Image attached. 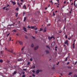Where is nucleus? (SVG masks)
<instances>
[{
    "label": "nucleus",
    "instance_id": "28",
    "mask_svg": "<svg viewBox=\"0 0 77 77\" xmlns=\"http://www.w3.org/2000/svg\"><path fill=\"white\" fill-rule=\"evenodd\" d=\"M20 7V8H21V5H20V4L18 5Z\"/></svg>",
    "mask_w": 77,
    "mask_h": 77
},
{
    "label": "nucleus",
    "instance_id": "20",
    "mask_svg": "<svg viewBox=\"0 0 77 77\" xmlns=\"http://www.w3.org/2000/svg\"><path fill=\"white\" fill-rule=\"evenodd\" d=\"M31 47H34V45H33V44H32V45H31Z\"/></svg>",
    "mask_w": 77,
    "mask_h": 77
},
{
    "label": "nucleus",
    "instance_id": "1",
    "mask_svg": "<svg viewBox=\"0 0 77 77\" xmlns=\"http://www.w3.org/2000/svg\"><path fill=\"white\" fill-rule=\"evenodd\" d=\"M5 50H6V51H9V52H11V53H12V52H13V50H11V51L9 50H8V49H7V48H5Z\"/></svg>",
    "mask_w": 77,
    "mask_h": 77
},
{
    "label": "nucleus",
    "instance_id": "43",
    "mask_svg": "<svg viewBox=\"0 0 77 77\" xmlns=\"http://www.w3.org/2000/svg\"><path fill=\"white\" fill-rule=\"evenodd\" d=\"M30 61H32V58H31L30 59Z\"/></svg>",
    "mask_w": 77,
    "mask_h": 77
},
{
    "label": "nucleus",
    "instance_id": "52",
    "mask_svg": "<svg viewBox=\"0 0 77 77\" xmlns=\"http://www.w3.org/2000/svg\"><path fill=\"white\" fill-rule=\"evenodd\" d=\"M45 10H47V7H46L45 8Z\"/></svg>",
    "mask_w": 77,
    "mask_h": 77
},
{
    "label": "nucleus",
    "instance_id": "44",
    "mask_svg": "<svg viewBox=\"0 0 77 77\" xmlns=\"http://www.w3.org/2000/svg\"><path fill=\"white\" fill-rule=\"evenodd\" d=\"M37 29H38V28H35L34 29V30H37Z\"/></svg>",
    "mask_w": 77,
    "mask_h": 77
},
{
    "label": "nucleus",
    "instance_id": "16",
    "mask_svg": "<svg viewBox=\"0 0 77 77\" xmlns=\"http://www.w3.org/2000/svg\"><path fill=\"white\" fill-rule=\"evenodd\" d=\"M31 28L32 29H35V26H31Z\"/></svg>",
    "mask_w": 77,
    "mask_h": 77
},
{
    "label": "nucleus",
    "instance_id": "9",
    "mask_svg": "<svg viewBox=\"0 0 77 77\" xmlns=\"http://www.w3.org/2000/svg\"><path fill=\"white\" fill-rule=\"evenodd\" d=\"M38 47H39V46H37L36 47H35L34 49L35 50H36L38 48Z\"/></svg>",
    "mask_w": 77,
    "mask_h": 77
},
{
    "label": "nucleus",
    "instance_id": "60",
    "mask_svg": "<svg viewBox=\"0 0 77 77\" xmlns=\"http://www.w3.org/2000/svg\"><path fill=\"white\" fill-rule=\"evenodd\" d=\"M13 53L14 55H15V54H15V53Z\"/></svg>",
    "mask_w": 77,
    "mask_h": 77
},
{
    "label": "nucleus",
    "instance_id": "42",
    "mask_svg": "<svg viewBox=\"0 0 77 77\" xmlns=\"http://www.w3.org/2000/svg\"><path fill=\"white\" fill-rule=\"evenodd\" d=\"M64 4H66V1H64Z\"/></svg>",
    "mask_w": 77,
    "mask_h": 77
},
{
    "label": "nucleus",
    "instance_id": "56",
    "mask_svg": "<svg viewBox=\"0 0 77 77\" xmlns=\"http://www.w3.org/2000/svg\"><path fill=\"white\" fill-rule=\"evenodd\" d=\"M75 48V46H73V48Z\"/></svg>",
    "mask_w": 77,
    "mask_h": 77
},
{
    "label": "nucleus",
    "instance_id": "36",
    "mask_svg": "<svg viewBox=\"0 0 77 77\" xmlns=\"http://www.w3.org/2000/svg\"><path fill=\"white\" fill-rule=\"evenodd\" d=\"M32 76H33V77H35V75H34V74H33L32 75Z\"/></svg>",
    "mask_w": 77,
    "mask_h": 77
},
{
    "label": "nucleus",
    "instance_id": "6",
    "mask_svg": "<svg viewBox=\"0 0 77 77\" xmlns=\"http://www.w3.org/2000/svg\"><path fill=\"white\" fill-rule=\"evenodd\" d=\"M26 5H24L23 6V8L24 9H26Z\"/></svg>",
    "mask_w": 77,
    "mask_h": 77
},
{
    "label": "nucleus",
    "instance_id": "47",
    "mask_svg": "<svg viewBox=\"0 0 77 77\" xmlns=\"http://www.w3.org/2000/svg\"><path fill=\"white\" fill-rule=\"evenodd\" d=\"M23 70H25V71H26L27 70L26 69H23Z\"/></svg>",
    "mask_w": 77,
    "mask_h": 77
},
{
    "label": "nucleus",
    "instance_id": "54",
    "mask_svg": "<svg viewBox=\"0 0 77 77\" xmlns=\"http://www.w3.org/2000/svg\"><path fill=\"white\" fill-rule=\"evenodd\" d=\"M1 53L2 54H3V52H2V51H1Z\"/></svg>",
    "mask_w": 77,
    "mask_h": 77
},
{
    "label": "nucleus",
    "instance_id": "27",
    "mask_svg": "<svg viewBox=\"0 0 77 77\" xmlns=\"http://www.w3.org/2000/svg\"><path fill=\"white\" fill-rule=\"evenodd\" d=\"M12 32H16L17 31L16 30H12Z\"/></svg>",
    "mask_w": 77,
    "mask_h": 77
},
{
    "label": "nucleus",
    "instance_id": "11",
    "mask_svg": "<svg viewBox=\"0 0 77 77\" xmlns=\"http://www.w3.org/2000/svg\"><path fill=\"white\" fill-rule=\"evenodd\" d=\"M18 61L19 62H21V61H22V60H23L22 59H18Z\"/></svg>",
    "mask_w": 77,
    "mask_h": 77
},
{
    "label": "nucleus",
    "instance_id": "7",
    "mask_svg": "<svg viewBox=\"0 0 77 77\" xmlns=\"http://www.w3.org/2000/svg\"><path fill=\"white\" fill-rule=\"evenodd\" d=\"M75 1H74V5L75 7V8H77V4H76L75 5Z\"/></svg>",
    "mask_w": 77,
    "mask_h": 77
},
{
    "label": "nucleus",
    "instance_id": "31",
    "mask_svg": "<svg viewBox=\"0 0 77 77\" xmlns=\"http://www.w3.org/2000/svg\"><path fill=\"white\" fill-rule=\"evenodd\" d=\"M50 25H51V24H48L47 25V26H50Z\"/></svg>",
    "mask_w": 77,
    "mask_h": 77
},
{
    "label": "nucleus",
    "instance_id": "61",
    "mask_svg": "<svg viewBox=\"0 0 77 77\" xmlns=\"http://www.w3.org/2000/svg\"><path fill=\"white\" fill-rule=\"evenodd\" d=\"M21 2H23V0H20Z\"/></svg>",
    "mask_w": 77,
    "mask_h": 77
},
{
    "label": "nucleus",
    "instance_id": "26",
    "mask_svg": "<svg viewBox=\"0 0 77 77\" xmlns=\"http://www.w3.org/2000/svg\"><path fill=\"white\" fill-rule=\"evenodd\" d=\"M42 30H43V29H42V28H41L40 31H42Z\"/></svg>",
    "mask_w": 77,
    "mask_h": 77
},
{
    "label": "nucleus",
    "instance_id": "53",
    "mask_svg": "<svg viewBox=\"0 0 77 77\" xmlns=\"http://www.w3.org/2000/svg\"><path fill=\"white\" fill-rule=\"evenodd\" d=\"M25 74V72H23V74Z\"/></svg>",
    "mask_w": 77,
    "mask_h": 77
},
{
    "label": "nucleus",
    "instance_id": "25",
    "mask_svg": "<svg viewBox=\"0 0 77 77\" xmlns=\"http://www.w3.org/2000/svg\"><path fill=\"white\" fill-rule=\"evenodd\" d=\"M73 77H77V75H74Z\"/></svg>",
    "mask_w": 77,
    "mask_h": 77
},
{
    "label": "nucleus",
    "instance_id": "12",
    "mask_svg": "<svg viewBox=\"0 0 77 77\" xmlns=\"http://www.w3.org/2000/svg\"><path fill=\"white\" fill-rule=\"evenodd\" d=\"M7 63H8V64H9L10 63V61H9V60H7Z\"/></svg>",
    "mask_w": 77,
    "mask_h": 77
},
{
    "label": "nucleus",
    "instance_id": "22",
    "mask_svg": "<svg viewBox=\"0 0 77 77\" xmlns=\"http://www.w3.org/2000/svg\"><path fill=\"white\" fill-rule=\"evenodd\" d=\"M16 14L17 15L16 16L17 17V16H18V12L16 13Z\"/></svg>",
    "mask_w": 77,
    "mask_h": 77
},
{
    "label": "nucleus",
    "instance_id": "5",
    "mask_svg": "<svg viewBox=\"0 0 77 77\" xmlns=\"http://www.w3.org/2000/svg\"><path fill=\"white\" fill-rule=\"evenodd\" d=\"M18 42L20 45H23V42H22L18 41Z\"/></svg>",
    "mask_w": 77,
    "mask_h": 77
},
{
    "label": "nucleus",
    "instance_id": "3",
    "mask_svg": "<svg viewBox=\"0 0 77 77\" xmlns=\"http://www.w3.org/2000/svg\"><path fill=\"white\" fill-rule=\"evenodd\" d=\"M39 72H40V70L38 69L35 71V73L36 74H38L39 73Z\"/></svg>",
    "mask_w": 77,
    "mask_h": 77
},
{
    "label": "nucleus",
    "instance_id": "29",
    "mask_svg": "<svg viewBox=\"0 0 77 77\" xmlns=\"http://www.w3.org/2000/svg\"><path fill=\"white\" fill-rule=\"evenodd\" d=\"M32 68L33 69V68H35V66H32Z\"/></svg>",
    "mask_w": 77,
    "mask_h": 77
},
{
    "label": "nucleus",
    "instance_id": "32",
    "mask_svg": "<svg viewBox=\"0 0 77 77\" xmlns=\"http://www.w3.org/2000/svg\"><path fill=\"white\" fill-rule=\"evenodd\" d=\"M25 14H26V13L23 12V16H24V15H25Z\"/></svg>",
    "mask_w": 77,
    "mask_h": 77
},
{
    "label": "nucleus",
    "instance_id": "2",
    "mask_svg": "<svg viewBox=\"0 0 77 77\" xmlns=\"http://www.w3.org/2000/svg\"><path fill=\"white\" fill-rule=\"evenodd\" d=\"M23 29L25 32H27V29L26 28H25V26H23Z\"/></svg>",
    "mask_w": 77,
    "mask_h": 77
},
{
    "label": "nucleus",
    "instance_id": "21",
    "mask_svg": "<svg viewBox=\"0 0 77 77\" xmlns=\"http://www.w3.org/2000/svg\"><path fill=\"white\" fill-rule=\"evenodd\" d=\"M9 35H10V33H9L7 35V37H8V36H9Z\"/></svg>",
    "mask_w": 77,
    "mask_h": 77
},
{
    "label": "nucleus",
    "instance_id": "33",
    "mask_svg": "<svg viewBox=\"0 0 77 77\" xmlns=\"http://www.w3.org/2000/svg\"><path fill=\"white\" fill-rule=\"evenodd\" d=\"M53 15L54 16H55V14H54V12H53Z\"/></svg>",
    "mask_w": 77,
    "mask_h": 77
},
{
    "label": "nucleus",
    "instance_id": "63",
    "mask_svg": "<svg viewBox=\"0 0 77 77\" xmlns=\"http://www.w3.org/2000/svg\"><path fill=\"white\" fill-rule=\"evenodd\" d=\"M9 5H8L7 6V7H9Z\"/></svg>",
    "mask_w": 77,
    "mask_h": 77
},
{
    "label": "nucleus",
    "instance_id": "38",
    "mask_svg": "<svg viewBox=\"0 0 77 77\" xmlns=\"http://www.w3.org/2000/svg\"><path fill=\"white\" fill-rule=\"evenodd\" d=\"M16 10L17 11H18V8H17L16 9Z\"/></svg>",
    "mask_w": 77,
    "mask_h": 77
},
{
    "label": "nucleus",
    "instance_id": "23",
    "mask_svg": "<svg viewBox=\"0 0 77 77\" xmlns=\"http://www.w3.org/2000/svg\"><path fill=\"white\" fill-rule=\"evenodd\" d=\"M0 62H1V63H2V62H3V60H0Z\"/></svg>",
    "mask_w": 77,
    "mask_h": 77
},
{
    "label": "nucleus",
    "instance_id": "50",
    "mask_svg": "<svg viewBox=\"0 0 77 77\" xmlns=\"http://www.w3.org/2000/svg\"><path fill=\"white\" fill-rule=\"evenodd\" d=\"M65 61H67V58H66V59L65 60Z\"/></svg>",
    "mask_w": 77,
    "mask_h": 77
},
{
    "label": "nucleus",
    "instance_id": "4",
    "mask_svg": "<svg viewBox=\"0 0 77 77\" xmlns=\"http://www.w3.org/2000/svg\"><path fill=\"white\" fill-rule=\"evenodd\" d=\"M48 38L50 40H51L52 38H53V36H52L51 37H50V36H49L48 37Z\"/></svg>",
    "mask_w": 77,
    "mask_h": 77
},
{
    "label": "nucleus",
    "instance_id": "58",
    "mask_svg": "<svg viewBox=\"0 0 77 77\" xmlns=\"http://www.w3.org/2000/svg\"><path fill=\"white\" fill-rule=\"evenodd\" d=\"M27 64L28 65H29V64H30V62H29Z\"/></svg>",
    "mask_w": 77,
    "mask_h": 77
},
{
    "label": "nucleus",
    "instance_id": "57",
    "mask_svg": "<svg viewBox=\"0 0 77 77\" xmlns=\"http://www.w3.org/2000/svg\"><path fill=\"white\" fill-rule=\"evenodd\" d=\"M44 32H47V31L46 30H45V29H44Z\"/></svg>",
    "mask_w": 77,
    "mask_h": 77
},
{
    "label": "nucleus",
    "instance_id": "55",
    "mask_svg": "<svg viewBox=\"0 0 77 77\" xmlns=\"http://www.w3.org/2000/svg\"><path fill=\"white\" fill-rule=\"evenodd\" d=\"M23 49H24V48H23L21 49L22 51H23Z\"/></svg>",
    "mask_w": 77,
    "mask_h": 77
},
{
    "label": "nucleus",
    "instance_id": "45",
    "mask_svg": "<svg viewBox=\"0 0 77 77\" xmlns=\"http://www.w3.org/2000/svg\"><path fill=\"white\" fill-rule=\"evenodd\" d=\"M74 45H75V43H74L73 44L72 46H75Z\"/></svg>",
    "mask_w": 77,
    "mask_h": 77
},
{
    "label": "nucleus",
    "instance_id": "49",
    "mask_svg": "<svg viewBox=\"0 0 77 77\" xmlns=\"http://www.w3.org/2000/svg\"><path fill=\"white\" fill-rule=\"evenodd\" d=\"M50 2H51L52 3H53V0H52L51 1H50Z\"/></svg>",
    "mask_w": 77,
    "mask_h": 77
},
{
    "label": "nucleus",
    "instance_id": "48",
    "mask_svg": "<svg viewBox=\"0 0 77 77\" xmlns=\"http://www.w3.org/2000/svg\"><path fill=\"white\" fill-rule=\"evenodd\" d=\"M27 28H29V29H30L31 28V27L28 26L27 27Z\"/></svg>",
    "mask_w": 77,
    "mask_h": 77
},
{
    "label": "nucleus",
    "instance_id": "34",
    "mask_svg": "<svg viewBox=\"0 0 77 77\" xmlns=\"http://www.w3.org/2000/svg\"><path fill=\"white\" fill-rule=\"evenodd\" d=\"M25 38H27V36L26 35L25 36Z\"/></svg>",
    "mask_w": 77,
    "mask_h": 77
},
{
    "label": "nucleus",
    "instance_id": "24",
    "mask_svg": "<svg viewBox=\"0 0 77 77\" xmlns=\"http://www.w3.org/2000/svg\"><path fill=\"white\" fill-rule=\"evenodd\" d=\"M65 38H68V36H67V35H66L65 36Z\"/></svg>",
    "mask_w": 77,
    "mask_h": 77
},
{
    "label": "nucleus",
    "instance_id": "15",
    "mask_svg": "<svg viewBox=\"0 0 77 77\" xmlns=\"http://www.w3.org/2000/svg\"><path fill=\"white\" fill-rule=\"evenodd\" d=\"M46 47H47V48H49V49H50V46H48V45H46Z\"/></svg>",
    "mask_w": 77,
    "mask_h": 77
},
{
    "label": "nucleus",
    "instance_id": "41",
    "mask_svg": "<svg viewBox=\"0 0 77 77\" xmlns=\"http://www.w3.org/2000/svg\"><path fill=\"white\" fill-rule=\"evenodd\" d=\"M70 39H71V37H70V38H68V39H69V40Z\"/></svg>",
    "mask_w": 77,
    "mask_h": 77
},
{
    "label": "nucleus",
    "instance_id": "40",
    "mask_svg": "<svg viewBox=\"0 0 77 77\" xmlns=\"http://www.w3.org/2000/svg\"><path fill=\"white\" fill-rule=\"evenodd\" d=\"M6 8V7H3V9H5Z\"/></svg>",
    "mask_w": 77,
    "mask_h": 77
},
{
    "label": "nucleus",
    "instance_id": "13",
    "mask_svg": "<svg viewBox=\"0 0 77 77\" xmlns=\"http://www.w3.org/2000/svg\"><path fill=\"white\" fill-rule=\"evenodd\" d=\"M11 39H12V38L10 37L8 38V41H11Z\"/></svg>",
    "mask_w": 77,
    "mask_h": 77
},
{
    "label": "nucleus",
    "instance_id": "19",
    "mask_svg": "<svg viewBox=\"0 0 77 77\" xmlns=\"http://www.w3.org/2000/svg\"><path fill=\"white\" fill-rule=\"evenodd\" d=\"M72 74V72H70L69 73L68 75H71Z\"/></svg>",
    "mask_w": 77,
    "mask_h": 77
},
{
    "label": "nucleus",
    "instance_id": "37",
    "mask_svg": "<svg viewBox=\"0 0 77 77\" xmlns=\"http://www.w3.org/2000/svg\"><path fill=\"white\" fill-rule=\"evenodd\" d=\"M59 64V62H58V63H57V65H58Z\"/></svg>",
    "mask_w": 77,
    "mask_h": 77
},
{
    "label": "nucleus",
    "instance_id": "39",
    "mask_svg": "<svg viewBox=\"0 0 77 77\" xmlns=\"http://www.w3.org/2000/svg\"><path fill=\"white\" fill-rule=\"evenodd\" d=\"M55 69L54 67H53L52 68V69Z\"/></svg>",
    "mask_w": 77,
    "mask_h": 77
},
{
    "label": "nucleus",
    "instance_id": "64",
    "mask_svg": "<svg viewBox=\"0 0 77 77\" xmlns=\"http://www.w3.org/2000/svg\"><path fill=\"white\" fill-rule=\"evenodd\" d=\"M55 12H56V13H57V11H55Z\"/></svg>",
    "mask_w": 77,
    "mask_h": 77
},
{
    "label": "nucleus",
    "instance_id": "46",
    "mask_svg": "<svg viewBox=\"0 0 77 77\" xmlns=\"http://www.w3.org/2000/svg\"><path fill=\"white\" fill-rule=\"evenodd\" d=\"M26 75H22V77H25Z\"/></svg>",
    "mask_w": 77,
    "mask_h": 77
},
{
    "label": "nucleus",
    "instance_id": "30",
    "mask_svg": "<svg viewBox=\"0 0 77 77\" xmlns=\"http://www.w3.org/2000/svg\"><path fill=\"white\" fill-rule=\"evenodd\" d=\"M32 72L33 73H35V71L34 70H33Z\"/></svg>",
    "mask_w": 77,
    "mask_h": 77
},
{
    "label": "nucleus",
    "instance_id": "18",
    "mask_svg": "<svg viewBox=\"0 0 77 77\" xmlns=\"http://www.w3.org/2000/svg\"><path fill=\"white\" fill-rule=\"evenodd\" d=\"M17 71H15L14 72V74H17Z\"/></svg>",
    "mask_w": 77,
    "mask_h": 77
},
{
    "label": "nucleus",
    "instance_id": "10",
    "mask_svg": "<svg viewBox=\"0 0 77 77\" xmlns=\"http://www.w3.org/2000/svg\"><path fill=\"white\" fill-rule=\"evenodd\" d=\"M68 40H66V42H65V41L64 43L65 44H67V45H68Z\"/></svg>",
    "mask_w": 77,
    "mask_h": 77
},
{
    "label": "nucleus",
    "instance_id": "8",
    "mask_svg": "<svg viewBox=\"0 0 77 77\" xmlns=\"http://www.w3.org/2000/svg\"><path fill=\"white\" fill-rule=\"evenodd\" d=\"M11 2H12V3L13 4V5H15L16 4V3L12 1H11Z\"/></svg>",
    "mask_w": 77,
    "mask_h": 77
},
{
    "label": "nucleus",
    "instance_id": "51",
    "mask_svg": "<svg viewBox=\"0 0 77 77\" xmlns=\"http://www.w3.org/2000/svg\"><path fill=\"white\" fill-rule=\"evenodd\" d=\"M59 33H62V31H60L59 32Z\"/></svg>",
    "mask_w": 77,
    "mask_h": 77
},
{
    "label": "nucleus",
    "instance_id": "62",
    "mask_svg": "<svg viewBox=\"0 0 77 77\" xmlns=\"http://www.w3.org/2000/svg\"><path fill=\"white\" fill-rule=\"evenodd\" d=\"M32 37L33 39H35V38L34 37L32 36Z\"/></svg>",
    "mask_w": 77,
    "mask_h": 77
},
{
    "label": "nucleus",
    "instance_id": "59",
    "mask_svg": "<svg viewBox=\"0 0 77 77\" xmlns=\"http://www.w3.org/2000/svg\"><path fill=\"white\" fill-rule=\"evenodd\" d=\"M35 33H36V34H37V31H35Z\"/></svg>",
    "mask_w": 77,
    "mask_h": 77
},
{
    "label": "nucleus",
    "instance_id": "14",
    "mask_svg": "<svg viewBox=\"0 0 77 77\" xmlns=\"http://www.w3.org/2000/svg\"><path fill=\"white\" fill-rule=\"evenodd\" d=\"M26 18H27L26 17H24V18L23 21H25L26 20Z\"/></svg>",
    "mask_w": 77,
    "mask_h": 77
},
{
    "label": "nucleus",
    "instance_id": "17",
    "mask_svg": "<svg viewBox=\"0 0 77 77\" xmlns=\"http://www.w3.org/2000/svg\"><path fill=\"white\" fill-rule=\"evenodd\" d=\"M46 52L47 54H48V53H49V51L48 50L46 51Z\"/></svg>",
    "mask_w": 77,
    "mask_h": 77
},
{
    "label": "nucleus",
    "instance_id": "35",
    "mask_svg": "<svg viewBox=\"0 0 77 77\" xmlns=\"http://www.w3.org/2000/svg\"><path fill=\"white\" fill-rule=\"evenodd\" d=\"M57 2H58V3H59V0H56Z\"/></svg>",
    "mask_w": 77,
    "mask_h": 77
}]
</instances>
